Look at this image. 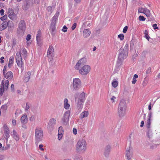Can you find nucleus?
<instances>
[{"instance_id":"2f4dec72","label":"nucleus","mask_w":160,"mask_h":160,"mask_svg":"<svg viewBox=\"0 0 160 160\" xmlns=\"http://www.w3.org/2000/svg\"><path fill=\"white\" fill-rule=\"evenodd\" d=\"M151 124V120H147L146 125L147 129L150 128Z\"/></svg>"},{"instance_id":"9d476101","label":"nucleus","mask_w":160,"mask_h":160,"mask_svg":"<svg viewBox=\"0 0 160 160\" xmlns=\"http://www.w3.org/2000/svg\"><path fill=\"white\" fill-rule=\"evenodd\" d=\"M15 58L18 66L22 69L23 68L22 58L20 52H17Z\"/></svg>"},{"instance_id":"4d7b16f0","label":"nucleus","mask_w":160,"mask_h":160,"mask_svg":"<svg viewBox=\"0 0 160 160\" xmlns=\"http://www.w3.org/2000/svg\"><path fill=\"white\" fill-rule=\"evenodd\" d=\"M35 117L34 116H32L30 118V120L32 122L35 120Z\"/></svg>"},{"instance_id":"bf43d9fd","label":"nucleus","mask_w":160,"mask_h":160,"mask_svg":"<svg viewBox=\"0 0 160 160\" xmlns=\"http://www.w3.org/2000/svg\"><path fill=\"white\" fill-rule=\"evenodd\" d=\"M43 145L42 144H40L39 146V148L41 150L43 151L44 149L43 148Z\"/></svg>"},{"instance_id":"393cba45","label":"nucleus","mask_w":160,"mask_h":160,"mask_svg":"<svg viewBox=\"0 0 160 160\" xmlns=\"http://www.w3.org/2000/svg\"><path fill=\"white\" fill-rule=\"evenodd\" d=\"M21 121L22 124H26L28 122V118L26 114H24L21 118Z\"/></svg>"},{"instance_id":"8fccbe9b","label":"nucleus","mask_w":160,"mask_h":160,"mask_svg":"<svg viewBox=\"0 0 160 160\" xmlns=\"http://www.w3.org/2000/svg\"><path fill=\"white\" fill-rule=\"evenodd\" d=\"M152 26L154 30H156V29H159V28L157 26V24H154L152 25Z\"/></svg>"},{"instance_id":"f257e3e1","label":"nucleus","mask_w":160,"mask_h":160,"mask_svg":"<svg viewBox=\"0 0 160 160\" xmlns=\"http://www.w3.org/2000/svg\"><path fill=\"white\" fill-rule=\"evenodd\" d=\"M75 95V101L77 105L76 109L79 112L83 108V103L85 100V94L83 92L80 94L76 93Z\"/></svg>"},{"instance_id":"2eb2a0df","label":"nucleus","mask_w":160,"mask_h":160,"mask_svg":"<svg viewBox=\"0 0 160 160\" xmlns=\"http://www.w3.org/2000/svg\"><path fill=\"white\" fill-rule=\"evenodd\" d=\"M111 148V146L109 145H107L105 147L104 152V155L106 157H108L110 152Z\"/></svg>"},{"instance_id":"7c9ffc66","label":"nucleus","mask_w":160,"mask_h":160,"mask_svg":"<svg viewBox=\"0 0 160 160\" xmlns=\"http://www.w3.org/2000/svg\"><path fill=\"white\" fill-rule=\"evenodd\" d=\"M144 13L148 17H149L150 16L151 13L150 11L147 8H145Z\"/></svg>"},{"instance_id":"680f3d73","label":"nucleus","mask_w":160,"mask_h":160,"mask_svg":"<svg viewBox=\"0 0 160 160\" xmlns=\"http://www.w3.org/2000/svg\"><path fill=\"white\" fill-rule=\"evenodd\" d=\"M14 85L13 84H12L11 85V88L12 91L13 92H14Z\"/></svg>"},{"instance_id":"e433bc0d","label":"nucleus","mask_w":160,"mask_h":160,"mask_svg":"<svg viewBox=\"0 0 160 160\" xmlns=\"http://www.w3.org/2000/svg\"><path fill=\"white\" fill-rule=\"evenodd\" d=\"M145 8H143L142 7L139 8L138 9V13H144Z\"/></svg>"},{"instance_id":"b1692460","label":"nucleus","mask_w":160,"mask_h":160,"mask_svg":"<svg viewBox=\"0 0 160 160\" xmlns=\"http://www.w3.org/2000/svg\"><path fill=\"white\" fill-rule=\"evenodd\" d=\"M91 31L88 29H85L83 32V36L84 38H86L89 36Z\"/></svg>"},{"instance_id":"6e6d98bb","label":"nucleus","mask_w":160,"mask_h":160,"mask_svg":"<svg viewBox=\"0 0 160 160\" xmlns=\"http://www.w3.org/2000/svg\"><path fill=\"white\" fill-rule=\"evenodd\" d=\"M77 26V24L76 23H74L73 24L71 28L72 30H74L75 29Z\"/></svg>"},{"instance_id":"412c9836","label":"nucleus","mask_w":160,"mask_h":160,"mask_svg":"<svg viewBox=\"0 0 160 160\" xmlns=\"http://www.w3.org/2000/svg\"><path fill=\"white\" fill-rule=\"evenodd\" d=\"M31 75V72H28L25 74V76L24 77L23 80L25 82H28L30 77Z\"/></svg>"},{"instance_id":"f03ea898","label":"nucleus","mask_w":160,"mask_h":160,"mask_svg":"<svg viewBox=\"0 0 160 160\" xmlns=\"http://www.w3.org/2000/svg\"><path fill=\"white\" fill-rule=\"evenodd\" d=\"M87 146L86 140L83 138L80 139L76 145V150L78 152L83 153L87 149Z\"/></svg>"},{"instance_id":"39448f33","label":"nucleus","mask_w":160,"mask_h":160,"mask_svg":"<svg viewBox=\"0 0 160 160\" xmlns=\"http://www.w3.org/2000/svg\"><path fill=\"white\" fill-rule=\"evenodd\" d=\"M26 29V23L24 20H21L19 23L17 33L20 36H23Z\"/></svg>"},{"instance_id":"473e14b6","label":"nucleus","mask_w":160,"mask_h":160,"mask_svg":"<svg viewBox=\"0 0 160 160\" xmlns=\"http://www.w3.org/2000/svg\"><path fill=\"white\" fill-rule=\"evenodd\" d=\"M123 60H122V59H119V58H118V59L117 62V65L118 67L121 66L122 64Z\"/></svg>"},{"instance_id":"79ce46f5","label":"nucleus","mask_w":160,"mask_h":160,"mask_svg":"<svg viewBox=\"0 0 160 160\" xmlns=\"http://www.w3.org/2000/svg\"><path fill=\"white\" fill-rule=\"evenodd\" d=\"M4 88H3V86L2 85V86H0V96H2L3 95V93L4 92Z\"/></svg>"},{"instance_id":"49530a36","label":"nucleus","mask_w":160,"mask_h":160,"mask_svg":"<svg viewBox=\"0 0 160 160\" xmlns=\"http://www.w3.org/2000/svg\"><path fill=\"white\" fill-rule=\"evenodd\" d=\"M138 19L140 21H144L146 19V18L143 16H140L139 17Z\"/></svg>"},{"instance_id":"9b49d317","label":"nucleus","mask_w":160,"mask_h":160,"mask_svg":"<svg viewBox=\"0 0 160 160\" xmlns=\"http://www.w3.org/2000/svg\"><path fill=\"white\" fill-rule=\"evenodd\" d=\"M2 128L4 131V136L5 138L8 140V139L10 137V130L9 128L7 125L6 123L3 124Z\"/></svg>"},{"instance_id":"f3484780","label":"nucleus","mask_w":160,"mask_h":160,"mask_svg":"<svg viewBox=\"0 0 160 160\" xmlns=\"http://www.w3.org/2000/svg\"><path fill=\"white\" fill-rule=\"evenodd\" d=\"M3 74L4 77L8 80L12 79L13 78V73L11 71H8Z\"/></svg>"},{"instance_id":"4c0bfd02","label":"nucleus","mask_w":160,"mask_h":160,"mask_svg":"<svg viewBox=\"0 0 160 160\" xmlns=\"http://www.w3.org/2000/svg\"><path fill=\"white\" fill-rule=\"evenodd\" d=\"M58 133H63V129L62 127L60 126L58 128Z\"/></svg>"},{"instance_id":"ea45409f","label":"nucleus","mask_w":160,"mask_h":160,"mask_svg":"<svg viewBox=\"0 0 160 160\" xmlns=\"http://www.w3.org/2000/svg\"><path fill=\"white\" fill-rule=\"evenodd\" d=\"M152 117V113L151 111H150L148 113L147 120H151V118Z\"/></svg>"},{"instance_id":"cd10ccee","label":"nucleus","mask_w":160,"mask_h":160,"mask_svg":"<svg viewBox=\"0 0 160 160\" xmlns=\"http://www.w3.org/2000/svg\"><path fill=\"white\" fill-rule=\"evenodd\" d=\"M68 99L67 98H65L64 100V108L66 109H68L70 107V105L68 103Z\"/></svg>"},{"instance_id":"0eeeda50","label":"nucleus","mask_w":160,"mask_h":160,"mask_svg":"<svg viewBox=\"0 0 160 160\" xmlns=\"http://www.w3.org/2000/svg\"><path fill=\"white\" fill-rule=\"evenodd\" d=\"M73 88L75 90H79L81 86V82L79 78H73L72 82Z\"/></svg>"},{"instance_id":"6e6552de","label":"nucleus","mask_w":160,"mask_h":160,"mask_svg":"<svg viewBox=\"0 0 160 160\" xmlns=\"http://www.w3.org/2000/svg\"><path fill=\"white\" fill-rule=\"evenodd\" d=\"M91 70L90 67L88 65H85L79 69V73L83 75H87Z\"/></svg>"},{"instance_id":"aec40b11","label":"nucleus","mask_w":160,"mask_h":160,"mask_svg":"<svg viewBox=\"0 0 160 160\" xmlns=\"http://www.w3.org/2000/svg\"><path fill=\"white\" fill-rule=\"evenodd\" d=\"M41 36V32L40 30H38L37 32V34L36 36V40L37 43L39 45H40L41 43V39L40 38Z\"/></svg>"},{"instance_id":"20e7f679","label":"nucleus","mask_w":160,"mask_h":160,"mask_svg":"<svg viewBox=\"0 0 160 160\" xmlns=\"http://www.w3.org/2000/svg\"><path fill=\"white\" fill-rule=\"evenodd\" d=\"M127 108L126 103L124 100L121 101L118 108V114L120 118H122L125 115Z\"/></svg>"},{"instance_id":"3c124183","label":"nucleus","mask_w":160,"mask_h":160,"mask_svg":"<svg viewBox=\"0 0 160 160\" xmlns=\"http://www.w3.org/2000/svg\"><path fill=\"white\" fill-rule=\"evenodd\" d=\"M63 133H59L58 134V139L59 140H60L62 138Z\"/></svg>"},{"instance_id":"a211bd4d","label":"nucleus","mask_w":160,"mask_h":160,"mask_svg":"<svg viewBox=\"0 0 160 160\" xmlns=\"http://www.w3.org/2000/svg\"><path fill=\"white\" fill-rule=\"evenodd\" d=\"M128 54V53H126L125 52L121 50L119 55L118 58L119 59H122V60H124L127 58Z\"/></svg>"},{"instance_id":"1a4fd4ad","label":"nucleus","mask_w":160,"mask_h":160,"mask_svg":"<svg viewBox=\"0 0 160 160\" xmlns=\"http://www.w3.org/2000/svg\"><path fill=\"white\" fill-rule=\"evenodd\" d=\"M56 122V119L54 118H52L49 121L47 127L49 131L51 132L54 129Z\"/></svg>"},{"instance_id":"69168bd1","label":"nucleus","mask_w":160,"mask_h":160,"mask_svg":"<svg viewBox=\"0 0 160 160\" xmlns=\"http://www.w3.org/2000/svg\"><path fill=\"white\" fill-rule=\"evenodd\" d=\"M52 9V7L50 6L48 7L47 8V10L48 12H51Z\"/></svg>"},{"instance_id":"f8f14e48","label":"nucleus","mask_w":160,"mask_h":160,"mask_svg":"<svg viewBox=\"0 0 160 160\" xmlns=\"http://www.w3.org/2000/svg\"><path fill=\"white\" fill-rule=\"evenodd\" d=\"M86 59L85 58H82L78 62L75 66V68L76 69L79 70L80 68L83 66L86 63Z\"/></svg>"},{"instance_id":"72a5a7b5","label":"nucleus","mask_w":160,"mask_h":160,"mask_svg":"<svg viewBox=\"0 0 160 160\" xmlns=\"http://www.w3.org/2000/svg\"><path fill=\"white\" fill-rule=\"evenodd\" d=\"M149 148L152 150L156 148L157 147V145L155 144H150L149 145Z\"/></svg>"},{"instance_id":"de8ad7c7","label":"nucleus","mask_w":160,"mask_h":160,"mask_svg":"<svg viewBox=\"0 0 160 160\" xmlns=\"http://www.w3.org/2000/svg\"><path fill=\"white\" fill-rule=\"evenodd\" d=\"M29 6V4L28 2H26L25 4L24 5V6H23V9L25 10H27L28 8V7Z\"/></svg>"},{"instance_id":"e2e57ef3","label":"nucleus","mask_w":160,"mask_h":160,"mask_svg":"<svg viewBox=\"0 0 160 160\" xmlns=\"http://www.w3.org/2000/svg\"><path fill=\"white\" fill-rule=\"evenodd\" d=\"M4 58V57H2L0 58V62L1 63H3L4 62V60H3V59Z\"/></svg>"},{"instance_id":"c03bdc74","label":"nucleus","mask_w":160,"mask_h":160,"mask_svg":"<svg viewBox=\"0 0 160 160\" xmlns=\"http://www.w3.org/2000/svg\"><path fill=\"white\" fill-rule=\"evenodd\" d=\"M22 54L24 55L25 57H26L27 52L25 48H23L22 50Z\"/></svg>"},{"instance_id":"c9c22d12","label":"nucleus","mask_w":160,"mask_h":160,"mask_svg":"<svg viewBox=\"0 0 160 160\" xmlns=\"http://www.w3.org/2000/svg\"><path fill=\"white\" fill-rule=\"evenodd\" d=\"M128 44H125L124 49L122 50V51L125 52H126V53H128Z\"/></svg>"},{"instance_id":"6ab92c4d","label":"nucleus","mask_w":160,"mask_h":160,"mask_svg":"<svg viewBox=\"0 0 160 160\" xmlns=\"http://www.w3.org/2000/svg\"><path fill=\"white\" fill-rule=\"evenodd\" d=\"M2 85L3 88H4L5 90H7L8 88L9 85V81L8 80H6L5 81L2 80L1 85L0 86H2Z\"/></svg>"},{"instance_id":"5701e85b","label":"nucleus","mask_w":160,"mask_h":160,"mask_svg":"<svg viewBox=\"0 0 160 160\" xmlns=\"http://www.w3.org/2000/svg\"><path fill=\"white\" fill-rule=\"evenodd\" d=\"M54 51V49L52 45H49V48L48 49L47 55L48 56L50 55H51L53 54Z\"/></svg>"},{"instance_id":"a878e982","label":"nucleus","mask_w":160,"mask_h":160,"mask_svg":"<svg viewBox=\"0 0 160 160\" xmlns=\"http://www.w3.org/2000/svg\"><path fill=\"white\" fill-rule=\"evenodd\" d=\"M12 136H13V138L16 141H18L19 140V136L15 130H13Z\"/></svg>"},{"instance_id":"dca6fc26","label":"nucleus","mask_w":160,"mask_h":160,"mask_svg":"<svg viewBox=\"0 0 160 160\" xmlns=\"http://www.w3.org/2000/svg\"><path fill=\"white\" fill-rule=\"evenodd\" d=\"M8 17L11 19L13 20L15 18L16 15L12 8L8 9Z\"/></svg>"},{"instance_id":"603ef678","label":"nucleus","mask_w":160,"mask_h":160,"mask_svg":"<svg viewBox=\"0 0 160 160\" xmlns=\"http://www.w3.org/2000/svg\"><path fill=\"white\" fill-rule=\"evenodd\" d=\"M67 27L66 26H64L62 29V31L64 32H66L67 31Z\"/></svg>"},{"instance_id":"a18cd8bd","label":"nucleus","mask_w":160,"mask_h":160,"mask_svg":"<svg viewBox=\"0 0 160 160\" xmlns=\"http://www.w3.org/2000/svg\"><path fill=\"white\" fill-rule=\"evenodd\" d=\"M151 69L150 67H149L146 70V73L147 74H149L151 72Z\"/></svg>"},{"instance_id":"37998d69","label":"nucleus","mask_w":160,"mask_h":160,"mask_svg":"<svg viewBox=\"0 0 160 160\" xmlns=\"http://www.w3.org/2000/svg\"><path fill=\"white\" fill-rule=\"evenodd\" d=\"M118 38L120 39L121 41H122L124 39V35L123 34H120L118 35Z\"/></svg>"},{"instance_id":"052dcab7","label":"nucleus","mask_w":160,"mask_h":160,"mask_svg":"<svg viewBox=\"0 0 160 160\" xmlns=\"http://www.w3.org/2000/svg\"><path fill=\"white\" fill-rule=\"evenodd\" d=\"M77 130L75 128H74L73 129L72 132L74 134L76 135L77 134Z\"/></svg>"},{"instance_id":"58836bf2","label":"nucleus","mask_w":160,"mask_h":160,"mask_svg":"<svg viewBox=\"0 0 160 160\" xmlns=\"http://www.w3.org/2000/svg\"><path fill=\"white\" fill-rule=\"evenodd\" d=\"M30 104L27 102L26 103L25 110L26 111H28L30 107Z\"/></svg>"},{"instance_id":"5fc2aeb1","label":"nucleus","mask_w":160,"mask_h":160,"mask_svg":"<svg viewBox=\"0 0 160 160\" xmlns=\"http://www.w3.org/2000/svg\"><path fill=\"white\" fill-rule=\"evenodd\" d=\"M128 29V27L127 26H125L123 30V32L124 33H126Z\"/></svg>"},{"instance_id":"4468645a","label":"nucleus","mask_w":160,"mask_h":160,"mask_svg":"<svg viewBox=\"0 0 160 160\" xmlns=\"http://www.w3.org/2000/svg\"><path fill=\"white\" fill-rule=\"evenodd\" d=\"M126 156L127 159L130 160L132 157V149L130 147L128 148L126 152Z\"/></svg>"},{"instance_id":"423d86ee","label":"nucleus","mask_w":160,"mask_h":160,"mask_svg":"<svg viewBox=\"0 0 160 160\" xmlns=\"http://www.w3.org/2000/svg\"><path fill=\"white\" fill-rule=\"evenodd\" d=\"M70 113V111L68 110L67 111L64 113L61 119V122L62 125L66 126L68 124Z\"/></svg>"},{"instance_id":"0e129e2a","label":"nucleus","mask_w":160,"mask_h":160,"mask_svg":"<svg viewBox=\"0 0 160 160\" xmlns=\"http://www.w3.org/2000/svg\"><path fill=\"white\" fill-rule=\"evenodd\" d=\"M4 10L3 9H2L0 11V14L3 15L4 14Z\"/></svg>"},{"instance_id":"13d9d810","label":"nucleus","mask_w":160,"mask_h":160,"mask_svg":"<svg viewBox=\"0 0 160 160\" xmlns=\"http://www.w3.org/2000/svg\"><path fill=\"white\" fill-rule=\"evenodd\" d=\"M31 36L30 34H28L26 37V40L27 41H29L31 39Z\"/></svg>"},{"instance_id":"ddd939ff","label":"nucleus","mask_w":160,"mask_h":160,"mask_svg":"<svg viewBox=\"0 0 160 160\" xmlns=\"http://www.w3.org/2000/svg\"><path fill=\"white\" fill-rule=\"evenodd\" d=\"M59 16V12H57L54 16L52 17L51 20V26L52 28V31H54L55 29V26L56 23V21Z\"/></svg>"},{"instance_id":"774afa93","label":"nucleus","mask_w":160,"mask_h":160,"mask_svg":"<svg viewBox=\"0 0 160 160\" xmlns=\"http://www.w3.org/2000/svg\"><path fill=\"white\" fill-rule=\"evenodd\" d=\"M137 80L136 79V78H132V83L133 84H134L136 82Z\"/></svg>"},{"instance_id":"864d4df0","label":"nucleus","mask_w":160,"mask_h":160,"mask_svg":"<svg viewBox=\"0 0 160 160\" xmlns=\"http://www.w3.org/2000/svg\"><path fill=\"white\" fill-rule=\"evenodd\" d=\"M7 18V15H5L3 17H1L0 18V19L2 21H4V20H6Z\"/></svg>"},{"instance_id":"a19ab883","label":"nucleus","mask_w":160,"mask_h":160,"mask_svg":"<svg viewBox=\"0 0 160 160\" xmlns=\"http://www.w3.org/2000/svg\"><path fill=\"white\" fill-rule=\"evenodd\" d=\"M1 109L3 111H5L7 109V106L6 104L2 105L1 107Z\"/></svg>"},{"instance_id":"c756f323","label":"nucleus","mask_w":160,"mask_h":160,"mask_svg":"<svg viewBox=\"0 0 160 160\" xmlns=\"http://www.w3.org/2000/svg\"><path fill=\"white\" fill-rule=\"evenodd\" d=\"M13 62V58L11 57L10 58L9 61L8 62V66L9 68H10L11 66L12 65Z\"/></svg>"},{"instance_id":"bb28decb","label":"nucleus","mask_w":160,"mask_h":160,"mask_svg":"<svg viewBox=\"0 0 160 160\" xmlns=\"http://www.w3.org/2000/svg\"><path fill=\"white\" fill-rule=\"evenodd\" d=\"M146 135L147 137L149 138H152L153 136V133L152 132V130L151 128L149 129H147L146 132Z\"/></svg>"},{"instance_id":"09e8293b","label":"nucleus","mask_w":160,"mask_h":160,"mask_svg":"<svg viewBox=\"0 0 160 160\" xmlns=\"http://www.w3.org/2000/svg\"><path fill=\"white\" fill-rule=\"evenodd\" d=\"M116 98L114 96H112V97L111 98L110 100L112 103H114L115 102V100L116 99Z\"/></svg>"},{"instance_id":"c85d7f7f","label":"nucleus","mask_w":160,"mask_h":160,"mask_svg":"<svg viewBox=\"0 0 160 160\" xmlns=\"http://www.w3.org/2000/svg\"><path fill=\"white\" fill-rule=\"evenodd\" d=\"M88 115V111H85L82 112L80 115V118L82 119L84 118L87 117Z\"/></svg>"},{"instance_id":"f704fd0d","label":"nucleus","mask_w":160,"mask_h":160,"mask_svg":"<svg viewBox=\"0 0 160 160\" xmlns=\"http://www.w3.org/2000/svg\"><path fill=\"white\" fill-rule=\"evenodd\" d=\"M112 85L113 88H115L118 85V82L117 81H113L112 82Z\"/></svg>"},{"instance_id":"338daca9","label":"nucleus","mask_w":160,"mask_h":160,"mask_svg":"<svg viewBox=\"0 0 160 160\" xmlns=\"http://www.w3.org/2000/svg\"><path fill=\"white\" fill-rule=\"evenodd\" d=\"M12 123L13 126H15L16 125V121L14 119H12Z\"/></svg>"},{"instance_id":"4be33fe9","label":"nucleus","mask_w":160,"mask_h":160,"mask_svg":"<svg viewBox=\"0 0 160 160\" xmlns=\"http://www.w3.org/2000/svg\"><path fill=\"white\" fill-rule=\"evenodd\" d=\"M8 25V23L6 21H4L0 25V31H2L6 28Z\"/></svg>"},{"instance_id":"7ed1b4c3","label":"nucleus","mask_w":160,"mask_h":160,"mask_svg":"<svg viewBox=\"0 0 160 160\" xmlns=\"http://www.w3.org/2000/svg\"><path fill=\"white\" fill-rule=\"evenodd\" d=\"M43 133L42 129L39 127L36 128L35 131V141L37 146L38 143L42 140Z\"/></svg>"}]
</instances>
